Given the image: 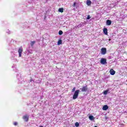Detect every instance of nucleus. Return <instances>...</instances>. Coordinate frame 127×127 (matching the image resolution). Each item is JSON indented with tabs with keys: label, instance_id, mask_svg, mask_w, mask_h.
I'll return each mask as SVG.
<instances>
[{
	"label": "nucleus",
	"instance_id": "4be33fe9",
	"mask_svg": "<svg viewBox=\"0 0 127 127\" xmlns=\"http://www.w3.org/2000/svg\"><path fill=\"white\" fill-rule=\"evenodd\" d=\"M13 125L14 126H17V122H14Z\"/></svg>",
	"mask_w": 127,
	"mask_h": 127
},
{
	"label": "nucleus",
	"instance_id": "393cba45",
	"mask_svg": "<svg viewBox=\"0 0 127 127\" xmlns=\"http://www.w3.org/2000/svg\"><path fill=\"white\" fill-rule=\"evenodd\" d=\"M43 127V126H41V127Z\"/></svg>",
	"mask_w": 127,
	"mask_h": 127
},
{
	"label": "nucleus",
	"instance_id": "7ed1b4c3",
	"mask_svg": "<svg viewBox=\"0 0 127 127\" xmlns=\"http://www.w3.org/2000/svg\"><path fill=\"white\" fill-rule=\"evenodd\" d=\"M80 90H81V92H87L88 91V86L87 85L83 86Z\"/></svg>",
	"mask_w": 127,
	"mask_h": 127
},
{
	"label": "nucleus",
	"instance_id": "39448f33",
	"mask_svg": "<svg viewBox=\"0 0 127 127\" xmlns=\"http://www.w3.org/2000/svg\"><path fill=\"white\" fill-rule=\"evenodd\" d=\"M100 63L105 65V64H107V59L102 58L100 60Z\"/></svg>",
	"mask_w": 127,
	"mask_h": 127
},
{
	"label": "nucleus",
	"instance_id": "1a4fd4ad",
	"mask_svg": "<svg viewBox=\"0 0 127 127\" xmlns=\"http://www.w3.org/2000/svg\"><path fill=\"white\" fill-rule=\"evenodd\" d=\"M109 109V106L108 105H104L103 107V111H107Z\"/></svg>",
	"mask_w": 127,
	"mask_h": 127
},
{
	"label": "nucleus",
	"instance_id": "f03ea898",
	"mask_svg": "<svg viewBox=\"0 0 127 127\" xmlns=\"http://www.w3.org/2000/svg\"><path fill=\"white\" fill-rule=\"evenodd\" d=\"M23 120L24 121V122H26L27 123L29 120V115L26 114L23 116Z\"/></svg>",
	"mask_w": 127,
	"mask_h": 127
},
{
	"label": "nucleus",
	"instance_id": "9d476101",
	"mask_svg": "<svg viewBox=\"0 0 127 127\" xmlns=\"http://www.w3.org/2000/svg\"><path fill=\"white\" fill-rule=\"evenodd\" d=\"M106 24L107 25H111V24H112V21L110 20H107L106 21Z\"/></svg>",
	"mask_w": 127,
	"mask_h": 127
},
{
	"label": "nucleus",
	"instance_id": "423d86ee",
	"mask_svg": "<svg viewBox=\"0 0 127 127\" xmlns=\"http://www.w3.org/2000/svg\"><path fill=\"white\" fill-rule=\"evenodd\" d=\"M107 53V49L105 48H102L101 49V54L102 55H105Z\"/></svg>",
	"mask_w": 127,
	"mask_h": 127
},
{
	"label": "nucleus",
	"instance_id": "6e6552de",
	"mask_svg": "<svg viewBox=\"0 0 127 127\" xmlns=\"http://www.w3.org/2000/svg\"><path fill=\"white\" fill-rule=\"evenodd\" d=\"M103 33L105 35H108V29L107 28H103Z\"/></svg>",
	"mask_w": 127,
	"mask_h": 127
},
{
	"label": "nucleus",
	"instance_id": "f8f14e48",
	"mask_svg": "<svg viewBox=\"0 0 127 127\" xmlns=\"http://www.w3.org/2000/svg\"><path fill=\"white\" fill-rule=\"evenodd\" d=\"M89 119L90 121H94V119H95L94 118V116H92V115H90L89 116Z\"/></svg>",
	"mask_w": 127,
	"mask_h": 127
},
{
	"label": "nucleus",
	"instance_id": "412c9836",
	"mask_svg": "<svg viewBox=\"0 0 127 127\" xmlns=\"http://www.w3.org/2000/svg\"><path fill=\"white\" fill-rule=\"evenodd\" d=\"M75 90H76V87H73L72 89V92H75Z\"/></svg>",
	"mask_w": 127,
	"mask_h": 127
},
{
	"label": "nucleus",
	"instance_id": "aec40b11",
	"mask_svg": "<svg viewBox=\"0 0 127 127\" xmlns=\"http://www.w3.org/2000/svg\"><path fill=\"white\" fill-rule=\"evenodd\" d=\"M90 18H91V16H90V15H88L86 19H90Z\"/></svg>",
	"mask_w": 127,
	"mask_h": 127
},
{
	"label": "nucleus",
	"instance_id": "ddd939ff",
	"mask_svg": "<svg viewBox=\"0 0 127 127\" xmlns=\"http://www.w3.org/2000/svg\"><path fill=\"white\" fill-rule=\"evenodd\" d=\"M36 42H35V41H32V42L30 43L31 47H33V46L34 45V44H35V43H36Z\"/></svg>",
	"mask_w": 127,
	"mask_h": 127
},
{
	"label": "nucleus",
	"instance_id": "6ab92c4d",
	"mask_svg": "<svg viewBox=\"0 0 127 127\" xmlns=\"http://www.w3.org/2000/svg\"><path fill=\"white\" fill-rule=\"evenodd\" d=\"M76 2H74V3H73V4H72V6L73 7H75V6H76Z\"/></svg>",
	"mask_w": 127,
	"mask_h": 127
},
{
	"label": "nucleus",
	"instance_id": "f257e3e1",
	"mask_svg": "<svg viewBox=\"0 0 127 127\" xmlns=\"http://www.w3.org/2000/svg\"><path fill=\"white\" fill-rule=\"evenodd\" d=\"M80 92V90L78 89V90H76L73 95V97H72V99L73 100H76V99H77V98H78V96H79V93Z\"/></svg>",
	"mask_w": 127,
	"mask_h": 127
},
{
	"label": "nucleus",
	"instance_id": "20e7f679",
	"mask_svg": "<svg viewBox=\"0 0 127 127\" xmlns=\"http://www.w3.org/2000/svg\"><path fill=\"white\" fill-rule=\"evenodd\" d=\"M23 51V49H22V47H21L19 48L18 52L19 53V57H21V54H22V52Z\"/></svg>",
	"mask_w": 127,
	"mask_h": 127
},
{
	"label": "nucleus",
	"instance_id": "f3484780",
	"mask_svg": "<svg viewBox=\"0 0 127 127\" xmlns=\"http://www.w3.org/2000/svg\"><path fill=\"white\" fill-rule=\"evenodd\" d=\"M108 92H109V90H105L104 91L103 94L104 95H107L108 94Z\"/></svg>",
	"mask_w": 127,
	"mask_h": 127
},
{
	"label": "nucleus",
	"instance_id": "4468645a",
	"mask_svg": "<svg viewBox=\"0 0 127 127\" xmlns=\"http://www.w3.org/2000/svg\"><path fill=\"white\" fill-rule=\"evenodd\" d=\"M59 12H64V9L63 8H60L59 9Z\"/></svg>",
	"mask_w": 127,
	"mask_h": 127
},
{
	"label": "nucleus",
	"instance_id": "5701e85b",
	"mask_svg": "<svg viewBox=\"0 0 127 127\" xmlns=\"http://www.w3.org/2000/svg\"><path fill=\"white\" fill-rule=\"evenodd\" d=\"M105 120H108V119H109V118H108V117H107V116H105Z\"/></svg>",
	"mask_w": 127,
	"mask_h": 127
},
{
	"label": "nucleus",
	"instance_id": "2eb2a0df",
	"mask_svg": "<svg viewBox=\"0 0 127 127\" xmlns=\"http://www.w3.org/2000/svg\"><path fill=\"white\" fill-rule=\"evenodd\" d=\"M61 44H62V40H59L58 42V45H60Z\"/></svg>",
	"mask_w": 127,
	"mask_h": 127
},
{
	"label": "nucleus",
	"instance_id": "9b49d317",
	"mask_svg": "<svg viewBox=\"0 0 127 127\" xmlns=\"http://www.w3.org/2000/svg\"><path fill=\"white\" fill-rule=\"evenodd\" d=\"M92 3V1L90 0H87L86 1V4L87 5H91V4Z\"/></svg>",
	"mask_w": 127,
	"mask_h": 127
},
{
	"label": "nucleus",
	"instance_id": "0eeeda50",
	"mask_svg": "<svg viewBox=\"0 0 127 127\" xmlns=\"http://www.w3.org/2000/svg\"><path fill=\"white\" fill-rule=\"evenodd\" d=\"M111 75H115L116 74V71L114 69L111 68L110 71Z\"/></svg>",
	"mask_w": 127,
	"mask_h": 127
},
{
	"label": "nucleus",
	"instance_id": "b1692460",
	"mask_svg": "<svg viewBox=\"0 0 127 127\" xmlns=\"http://www.w3.org/2000/svg\"><path fill=\"white\" fill-rule=\"evenodd\" d=\"M94 127H97V126H95Z\"/></svg>",
	"mask_w": 127,
	"mask_h": 127
},
{
	"label": "nucleus",
	"instance_id": "a211bd4d",
	"mask_svg": "<svg viewBox=\"0 0 127 127\" xmlns=\"http://www.w3.org/2000/svg\"><path fill=\"white\" fill-rule=\"evenodd\" d=\"M79 126V123H78V122L75 123V127H78Z\"/></svg>",
	"mask_w": 127,
	"mask_h": 127
},
{
	"label": "nucleus",
	"instance_id": "dca6fc26",
	"mask_svg": "<svg viewBox=\"0 0 127 127\" xmlns=\"http://www.w3.org/2000/svg\"><path fill=\"white\" fill-rule=\"evenodd\" d=\"M59 35H62V34H63V31H62V30L59 31Z\"/></svg>",
	"mask_w": 127,
	"mask_h": 127
}]
</instances>
